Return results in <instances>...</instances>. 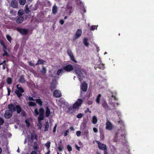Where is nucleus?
I'll return each instance as SVG.
<instances>
[{"label": "nucleus", "mask_w": 154, "mask_h": 154, "mask_svg": "<svg viewBox=\"0 0 154 154\" xmlns=\"http://www.w3.org/2000/svg\"><path fill=\"white\" fill-rule=\"evenodd\" d=\"M19 85H17L16 87L17 89H16L15 91V93L17 95V96L20 98L21 96H22V93L24 92V90L23 88L21 87H19Z\"/></svg>", "instance_id": "1"}, {"label": "nucleus", "mask_w": 154, "mask_h": 154, "mask_svg": "<svg viewBox=\"0 0 154 154\" xmlns=\"http://www.w3.org/2000/svg\"><path fill=\"white\" fill-rule=\"evenodd\" d=\"M83 102V100L80 99H77L76 101L73 104V108H78L81 106Z\"/></svg>", "instance_id": "2"}, {"label": "nucleus", "mask_w": 154, "mask_h": 154, "mask_svg": "<svg viewBox=\"0 0 154 154\" xmlns=\"http://www.w3.org/2000/svg\"><path fill=\"white\" fill-rule=\"evenodd\" d=\"M16 29L21 34L23 35H26L28 32V30L27 29L17 27Z\"/></svg>", "instance_id": "3"}, {"label": "nucleus", "mask_w": 154, "mask_h": 154, "mask_svg": "<svg viewBox=\"0 0 154 154\" xmlns=\"http://www.w3.org/2000/svg\"><path fill=\"white\" fill-rule=\"evenodd\" d=\"M82 32L81 29H77L75 34L74 37L73 38V40L74 41L79 38L81 36Z\"/></svg>", "instance_id": "4"}, {"label": "nucleus", "mask_w": 154, "mask_h": 154, "mask_svg": "<svg viewBox=\"0 0 154 154\" xmlns=\"http://www.w3.org/2000/svg\"><path fill=\"white\" fill-rule=\"evenodd\" d=\"M96 142L98 144L99 148L101 150H103L106 149L107 148V146L106 144L101 143L99 141L96 140Z\"/></svg>", "instance_id": "5"}, {"label": "nucleus", "mask_w": 154, "mask_h": 154, "mask_svg": "<svg viewBox=\"0 0 154 154\" xmlns=\"http://www.w3.org/2000/svg\"><path fill=\"white\" fill-rule=\"evenodd\" d=\"M13 114V112L11 110H6L5 111L4 114V117L6 119H9L12 116Z\"/></svg>", "instance_id": "6"}, {"label": "nucleus", "mask_w": 154, "mask_h": 154, "mask_svg": "<svg viewBox=\"0 0 154 154\" xmlns=\"http://www.w3.org/2000/svg\"><path fill=\"white\" fill-rule=\"evenodd\" d=\"M63 70H65L67 72H70L73 70L74 68L72 66L71 64H68L64 66L63 68Z\"/></svg>", "instance_id": "7"}, {"label": "nucleus", "mask_w": 154, "mask_h": 154, "mask_svg": "<svg viewBox=\"0 0 154 154\" xmlns=\"http://www.w3.org/2000/svg\"><path fill=\"white\" fill-rule=\"evenodd\" d=\"M88 85L85 82H84L82 83L81 86V90L84 92H86L87 90Z\"/></svg>", "instance_id": "8"}, {"label": "nucleus", "mask_w": 154, "mask_h": 154, "mask_svg": "<svg viewBox=\"0 0 154 154\" xmlns=\"http://www.w3.org/2000/svg\"><path fill=\"white\" fill-rule=\"evenodd\" d=\"M53 95L56 98L60 97L61 96V93L60 92L57 90H55L53 92Z\"/></svg>", "instance_id": "9"}, {"label": "nucleus", "mask_w": 154, "mask_h": 154, "mask_svg": "<svg viewBox=\"0 0 154 154\" xmlns=\"http://www.w3.org/2000/svg\"><path fill=\"white\" fill-rule=\"evenodd\" d=\"M106 129L109 130H111L112 128V124L109 121H108L106 123Z\"/></svg>", "instance_id": "10"}, {"label": "nucleus", "mask_w": 154, "mask_h": 154, "mask_svg": "<svg viewBox=\"0 0 154 154\" xmlns=\"http://www.w3.org/2000/svg\"><path fill=\"white\" fill-rule=\"evenodd\" d=\"M8 107L9 110H11L13 112L16 111V106H15L13 104H10L8 105Z\"/></svg>", "instance_id": "11"}, {"label": "nucleus", "mask_w": 154, "mask_h": 154, "mask_svg": "<svg viewBox=\"0 0 154 154\" xmlns=\"http://www.w3.org/2000/svg\"><path fill=\"white\" fill-rule=\"evenodd\" d=\"M11 4L14 8H17L18 7V2L16 0H12Z\"/></svg>", "instance_id": "12"}, {"label": "nucleus", "mask_w": 154, "mask_h": 154, "mask_svg": "<svg viewBox=\"0 0 154 154\" xmlns=\"http://www.w3.org/2000/svg\"><path fill=\"white\" fill-rule=\"evenodd\" d=\"M102 106L106 110H108L110 109L108 105L105 101H103L102 102Z\"/></svg>", "instance_id": "13"}, {"label": "nucleus", "mask_w": 154, "mask_h": 154, "mask_svg": "<svg viewBox=\"0 0 154 154\" xmlns=\"http://www.w3.org/2000/svg\"><path fill=\"white\" fill-rule=\"evenodd\" d=\"M76 74H78L77 77L79 80L80 81H82V77L83 76V74L81 70L78 72Z\"/></svg>", "instance_id": "14"}, {"label": "nucleus", "mask_w": 154, "mask_h": 154, "mask_svg": "<svg viewBox=\"0 0 154 154\" xmlns=\"http://www.w3.org/2000/svg\"><path fill=\"white\" fill-rule=\"evenodd\" d=\"M24 17L23 16L19 17L16 20V22L18 23H22L24 20Z\"/></svg>", "instance_id": "15"}, {"label": "nucleus", "mask_w": 154, "mask_h": 154, "mask_svg": "<svg viewBox=\"0 0 154 154\" xmlns=\"http://www.w3.org/2000/svg\"><path fill=\"white\" fill-rule=\"evenodd\" d=\"M73 106L72 107H69L67 109V112L71 114H73L74 112L73 110Z\"/></svg>", "instance_id": "16"}, {"label": "nucleus", "mask_w": 154, "mask_h": 154, "mask_svg": "<svg viewBox=\"0 0 154 154\" xmlns=\"http://www.w3.org/2000/svg\"><path fill=\"white\" fill-rule=\"evenodd\" d=\"M51 113L50 109L47 106L46 108V110L45 112V116L46 117H48L49 116V115Z\"/></svg>", "instance_id": "17"}, {"label": "nucleus", "mask_w": 154, "mask_h": 154, "mask_svg": "<svg viewBox=\"0 0 154 154\" xmlns=\"http://www.w3.org/2000/svg\"><path fill=\"white\" fill-rule=\"evenodd\" d=\"M18 114L20 113L22 111V109L20 106L17 105L16 106V110Z\"/></svg>", "instance_id": "18"}, {"label": "nucleus", "mask_w": 154, "mask_h": 154, "mask_svg": "<svg viewBox=\"0 0 154 154\" xmlns=\"http://www.w3.org/2000/svg\"><path fill=\"white\" fill-rule=\"evenodd\" d=\"M101 96V94H99L98 95L96 99V103L98 104H99L100 103V98Z\"/></svg>", "instance_id": "19"}, {"label": "nucleus", "mask_w": 154, "mask_h": 154, "mask_svg": "<svg viewBox=\"0 0 154 154\" xmlns=\"http://www.w3.org/2000/svg\"><path fill=\"white\" fill-rule=\"evenodd\" d=\"M64 71L63 68L60 69L58 70L57 74L58 75H62Z\"/></svg>", "instance_id": "20"}, {"label": "nucleus", "mask_w": 154, "mask_h": 154, "mask_svg": "<svg viewBox=\"0 0 154 154\" xmlns=\"http://www.w3.org/2000/svg\"><path fill=\"white\" fill-rule=\"evenodd\" d=\"M57 8L56 6H54L52 8V13L54 14H55L57 12Z\"/></svg>", "instance_id": "21"}, {"label": "nucleus", "mask_w": 154, "mask_h": 154, "mask_svg": "<svg viewBox=\"0 0 154 154\" xmlns=\"http://www.w3.org/2000/svg\"><path fill=\"white\" fill-rule=\"evenodd\" d=\"M56 87V84L53 82H51L50 86V89L52 91Z\"/></svg>", "instance_id": "22"}, {"label": "nucleus", "mask_w": 154, "mask_h": 154, "mask_svg": "<svg viewBox=\"0 0 154 154\" xmlns=\"http://www.w3.org/2000/svg\"><path fill=\"white\" fill-rule=\"evenodd\" d=\"M38 148L39 146L37 142L36 141L34 142L33 146V149L35 150H36Z\"/></svg>", "instance_id": "23"}, {"label": "nucleus", "mask_w": 154, "mask_h": 154, "mask_svg": "<svg viewBox=\"0 0 154 154\" xmlns=\"http://www.w3.org/2000/svg\"><path fill=\"white\" fill-rule=\"evenodd\" d=\"M49 127V124L48 122H46L45 124V131H47L48 130Z\"/></svg>", "instance_id": "24"}, {"label": "nucleus", "mask_w": 154, "mask_h": 154, "mask_svg": "<svg viewBox=\"0 0 154 154\" xmlns=\"http://www.w3.org/2000/svg\"><path fill=\"white\" fill-rule=\"evenodd\" d=\"M88 38H85L83 39V43L84 45L86 47L88 46L89 44L88 42Z\"/></svg>", "instance_id": "25"}, {"label": "nucleus", "mask_w": 154, "mask_h": 154, "mask_svg": "<svg viewBox=\"0 0 154 154\" xmlns=\"http://www.w3.org/2000/svg\"><path fill=\"white\" fill-rule=\"evenodd\" d=\"M19 81L20 82L24 83L25 82V80L24 79V78L23 75H21L19 80Z\"/></svg>", "instance_id": "26"}, {"label": "nucleus", "mask_w": 154, "mask_h": 154, "mask_svg": "<svg viewBox=\"0 0 154 154\" xmlns=\"http://www.w3.org/2000/svg\"><path fill=\"white\" fill-rule=\"evenodd\" d=\"M44 118V114H39V116L38 118V120L39 121H40L43 120Z\"/></svg>", "instance_id": "27"}, {"label": "nucleus", "mask_w": 154, "mask_h": 154, "mask_svg": "<svg viewBox=\"0 0 154 154\" xmlns=\"http://www.w3.org/2000/svg\"><path fill=\"white\" fill-rule=\"evenodd\" d=\"M36 103L40 106H41L42 105V102L40 99H37L35 100Z\"/></svg>", "instance_id": "28"}, {"label": "nucleus", "mask_w": 154, "mask_h": 154, "mask_svg": "<svg viewBox=\"0 0 154 154\" xmlns=\"http://www.w3.org/2000/svg\"><path fill=\"white\" fill-rule=\"evenodd\" d=\"M97 121V118L96 116H94L92 118V123L94 124L96 123Z\"/></svg>", "instance_id": "29"}, {"label": "nucleus", "mask_w": 154, "mask_h": 154, "mask_svg": "<svg viewBox=\"0 0 154 154\" xmlns=\"http://www.w3.org/2000/svg\"><path fill=\"white\" fill-rule=\"evenodd\" d=\"M51 142L50 141H48L45 144V146L46 147L48 150H50L49 149L50 147Z\"/></svg>", "instance_id": "30"}, {"label": "nucleus", "mask_w": 154, "mask_h": 154, "mask_svg": "<svg viewBox=\"0 0 154 154\" xmlns=\"http://www.w3.org/2000/svg\"><path fill=\"white\" fill-rule=\"evenodd\" d=\"M7 50H3L4 52V53L2 54V56L3 57H4L5 56L8 57L9 56V54L8 53Z\"/></svg>", "instance_id": "31"}, {"label": "nucleus", "mask_w": 154, "mask_h": 154, "mask_svg": "<svg viewBox=\"0 0 154 154\" xmlns=\"http://www.w3.org/2000/svg\"><path fill=\"white\" fill-rule=\"evenodd\" d=\"M25 12L26 14H27L29 13L30 11L28 5H26L25 6Z\"/></svg>", "instance_id": "32"}, {"label": "nucleus", "mask_w": 154, "mask_h": 154, "mask_svg": "<svg viewBox=\"0 0 154 154\" xmlns=\"http://www.w3.org/2000/svg\"><path fill=\"white\" fill-rule=\"evenodd\" d=\"M31 138L32 140H34V139L37 140V136L36 134H31Z\"/></svg>", "instance_id": "33"}, {"label": "nucleus", "mask_w": 154, "mask_h": 154, "mask_svg": "<svg viewBox=\"0 0 154 154\" xmlns=\"http://www.w3.org/2000/svg\"><path fill=\"white\" fill-rule=\"evenodd\" d=\"M24 11L23 9H20L18 12V14L19 16L23 14Z\"/></svg>", "instance_id": "34"}, {"label": "nucleus", "mask_w": 154, "mask_h": 154, "mask_svg": "<svg viewBox=\"0 0 154 154\" xmlns=\"http://www.w3.org/2000/svg\"><path fill=\"white\" fill-rule=\"evenodd\" d=\"M69 57H70V60L72 61H73L75 63H77V62L76 60L75 59L73 54L69 56Z\"/></svg>", "instance_id": "35"}, {"label": "nucleus", "mask_w": 154, "mask_h": 154, "mask_svg": "<svg viewBox=\"0 0 154 154\" xmlns=\"http://www.w3.org/2000/svg\"><path fill=\"white\" fill-rule=\"evenodd\" d=\"M26 2V0H19V2L21 5H24Z\"/></svg>", "instance_id": "36"}, {"label": "nucleus", "mask_w": 154, "mask_h": 154, "mask_svg": "<svg viewBox=\"0 0 154 154\" xmlns=\"http://www.w3.org/2000/svg\"><path fill=\"white\" fill-rule=\"evenodd\" d=\"M7 82L8 84L10 85L12 82V79L11 78H8L7 79Z\"/></svg>", "instance_id": "37"}, {"label": "nucleus", "mask_w": 154, "mask_h": 154, "mask_svg": "<svg viewBox=\"0 0 154 154\" xmlns=\"http://www.w3.org/2000/svg\"><path fill=\"white\" fill-rule=\"evenodd\" d=\"M38 61L40 64L43 65L44 63L45 62V61L41 59H38Z\"/></svg>", "instance_id": "38"}, {"label": "nucleus", "mask_w": 154, "mask_h": 154, "mask_svg": "<svg viewBox=\"0 0 154 154\" xmlns=\"http://www.w3.org/2000/svg\"><path fill=\"white\" fill-rule=\"evenodd\" d=\"M39 114H44V109L42 108H40L39 109Z\"/></svg>", "instance_id": "39"}, {"label": "nucleus", "mask_w": 154, "mask_h": 154, "mask_svg": "<svg viewBox=\"0 0 154 154\" xmlns=\"http://www.w3.org/2000/svg\"><path fill=\"white\" fill-rule=\"evenodd\" d=\"M66 147H67V150L69 152H70V151H72V147L71 146H70V145H68Z\"/></svg>", "instance_id": "40"}, {"label": "nucleus", "mask_w": 154, "mask_h": 154, "mask_svg": "<svg viewBox=\"0 0 154 154\" xmlns=\"http://www.w3.org/2000/svg\"><path fill=\"white\" fill-rule=\"evenodd\" d=\"M46 68L45 67H43L41 72L43 74H45L46 73Z\"/></svg>", "instance_id": "41"}, {"label": "nucleus", "mask_w": 154, "mask_h": 154, "mask_svg": "<svg viewBox=\"0 0 154 154\" xmlns=\"http://www.w3.org/2000/svg\"><path fill=\"white\" fill-rule=\"evenodd\" d=\"M67 53L69 56L73 54L71 50L69 49L67 50Z\"/></svg>", "instance_id": "42"}, {"label": "nucleus", "mask_w": 154, "mask_h": 154, "mask_svg": "<svg viewBox=\"0 0 154 154\" xmlns=\"http://www.w3.org/2000/svg\"><path fill=\"white\" fill-rule=\"evenodd\" d=\"M6 37L7 40L10 42H11V41L12 40L11 37L9 35H6Z\"/></svg>", "instance_id": "43"}, {"label": "nucleus", "mask_w": 154, "mask_h": 154, "mask_svg": "<svg viewBox=\"0 0 154 154\" xmlns=\"http://www.w3.org/2000/svg\"><path fill=\"white\" fill-rule=\"evenodd\" d=\"M118 135L117 134H115V135L114 138L113 139V141L115 142H116L118 141Z\"/></svg>", "instance_id": "44"}, {"label": "nucleus", "mask_w": 154, "mask_h": 154, "mask_svg": "<svg viewBox=\"0 0 154 154\" xmlns=\"http://www.w3.org/2000/svg\"><path fill=\"white\" fill-rule=\"evenodd\" d=\"M58 149L61 152L63 150V146L62 145H59L58 147Z\"/></svg>", "instance_id": "45"}, {"label": "nucleus", "mask_w": 154, "mask_h": 154, "mask_svg": "<svg viewBox=\"0 0 154 154\" xmlns=\"http://www.w3.org/2000/svg\"><path fill=\"white\" fill-rule=\"evenodd\" d=\"M97 29V26H96L93 25L91 26L90 30H94L95 29Z\"/></svg>", "instance_id": "46"}, {"label": "nucleus", "mask_w": 154, "mask_h": 154, "mask_svg": "<svg viewBox=\"0 0 154 154\" xmlns=\"http://www.w3.org/2000/svg\"><path fill=\"white\" fill-rule=\"evenodd\" d=\"M104 64L103 63L101 65L99 64L98 66V68L100 69H103L104 67Z\"/></svg>", "instance_id": "47"}, {"label": "nucleus", "mask_w": 154, "mask_h": 154, "mask_svg": "<svg viewBox=\"0 0 154 154\" xmlns=\"http://www.w3.org/2000/svg\"><path fill=\"white\" fill-rule=\"evenodd\" d=\"M36 105V104L34 102H29V105L31 106H35Z\"/></svg>", "instance_id": "48"}, {"label": "nucleus", "mask_w": 154, "mask_h": 154, "mask_svg": "<svg viewBox=\"0 0 154 154\" xmlns=\"http://www.w3.org/2000/svg\"><path fill=\"white\" fill-rule=\"evenodd\" d=\"M4 122L3 119L1 117H0V125H2Z\"/></svg>", "instance_id": "49"}, {"label": "nucleus", "mask_w": 154, "mask_h": 154, "mask_svg": "<svg viewBox=\"0 0 154 154\" xmlns=\"http://www.w3.org/2000/svg\"><path fill=\"white\" fill-rule=\"evenodd\" d=\"M83 116V115L82 113H79L78 114L77 116V117L78 118H82Z\"/></svg>", "instance_id": "50"}, {"label": "nucleus", "mask_w": 154, "mask_h": 154, "mask_svg": "<svg viewBox=\"0 0 154 154\" xmlns=\"http://www.w3.org/2000/svg\"><path fill=\"white\" fill-rule=\"evenodd\" d=\"M69 133V130L68 129L67 130H66L65 132L64 133V136H66L68 135V134Z\"/></svg>", "instance_id": "51"}, {"label": "nucleus", "mask_w": 154, "mask_h": 154, "mask_svg": "<svg viewBox=\"0 0 154 154\" xmlns=\"http://www.w3.org/2000/svg\"><path fill=\"white\" fill-rule=\"evenodd\" d=\"M80 71L81 70L79 67H75V71L76 73Z\"/></svg>", "instance_id": "52"}, {"label": "nucleus", "mask_w": 154, "mask_h": 154, "mask_svg": "<svg viewBox=\"0 0 154 154\" xmlns=\"http://www.w3.org/2000/svg\"><path fill=\"white\" fill-rule=\"evenodd\" d=\"M25 123H26V124L27 126V127H29L30 125V123H29V121H28V120L27 119L26 120Z\"/></svg>", "instance_id": "53"}, {"label": "nucleus", "mask_w": 154, "mask_h": 154, "mask_svg": "<svg viewBox=\"0 0 154 154\" xmlns=\"http://www.w3.org/2000/svg\"><path fill=\"white\" fill-rule=\"evenodd\" d=\"M28 64L31 66L34 67L35 66L34 64L31 61H29Z\"/></svg>", "instance_id": "54"}, {"label": "nucleus", "mask_w": 154, "mask_h": 154, "mask_svg": "<svg viewBox=\"0 0 154 154\" xmlns=\"http://www.w3.org/2000/svg\"><path fill=\"white\" fill-rule=\"evenodd\" d=\"M81 132L80 131H78L76 133V135L77 136L79 137L81 135Z\"/></svg>", "instance_id": "55"}, {"label": "nucleus", "mask_w": 154, "mask_h": 154, "mask_svg": "<svg viewBox=\"0 0 154 154\" xmlns=\"http://www.w3.org/2000/svg\"><path fill=\"white\" fill-rule=\"evenodd\" d=\"M7 89L8 90V96H9L10 95V93H11V90L10 88L8 87L7 88Z\"/></svg>", "instance_id": "56"}, {"label": "nucleus", "mask_w": 154, "mask_h": 154, "mask_svg": "<svg viewBox=\"0 0 154 154\" xmlns=\"http://www.w3.org/2000/svg\"><path fill=\"white\" fill-rule=\"evenodd\" d=\"M120 139L124 140L125 139V136L124 135L121 134L120 136Z\"/></svg>", "instance_id": "57"}, {"label": "nucleus", "mask_w": 154, "mask_h": 154, "mask_svg": "<svg viewBox=\"0 0 154 154\" xmlns=\"http://www.w3.org/2000/svg\"><path fill=\"white\" fill-rule=\"evenodd\" d=\"M87 103L88 105H91L93 103V102L92 100H89L88 101Z\"/></svg>", "instance_id": "58"}, {"label": "nucleus", "mask_w": 154, "mask_h": 154, "mask_svg": "<svg viewBox=\"0 0 154 154\" xmlns=\"http://www.w3.org/2000/svg\"><path fill=\"white\" fill-rule=\"evenodd\" d=\"M34 112H35V113L36 115V116L38 115V114H39L38 112V110L37 109H35Z\"/></svg>", "instance_id": "59"}, {"label": "nucleus", "mask_w": 154, "mask_h": 154, "mask_svg": "<svg viewBox=\"0 0 154 154\" xmlns=\"http://www.w3.org/2000/svg\"><path fill=\"white\" fill-rule=\"evenodd\" d=\"M2 50H9V49L7 48L6 46L5 45L3 47H2Z\"/></svg>", "instance_id": "60"}, {"label": "nucleus", "mask_w": 154, "mask_h": 154, "mask_svg": "<svg viewBox=\"0 0 154 154\" xmlns=\"http://www.w3.org/2000/svg\"><path fill=\"white\" fill-rule=\"evenodd\" d=\"M93 130L94 131L95 133H97L98 132L97 129L95 128H93Z\"/></svg>", "instance_id": "61"}, {"label": "nucleus", "mask_w": 154, "mask_h": 154, "mask_svg": "<svg viewBox=\"0 0 154 154\" xmlns=\"http://www.w3.org/2000/svg\"><path fill=\"white\" fill-rule=\"evenodd\" d=\"M60 23L61 24L63 25L64 23V21L63 20H61L60 21Z\"/></svg>", "instance_id": "62"}, {"label": "nucleus", "mask_w": 154, "mask_h": 154, "mask_svg": "<svg viewBox=\"0 0 154 154\" xmlns=\"http://www.w3.org/2000/svg\"><path fill=\"white\" fill-rule=\"evenodd\" d=\"M28 99L29 100H31V101H34V100L33 98L31 97H29Z\"/></svg>", "instance_id": "63"}, {"label": "nucleus", "mask_w": 154, "mask_h": 154, "mask_svg": "<svg viewBox=\"0 0 154 154\" xmlns=\"http://www.w3.org/2000/svg\"><path fill=\"white\" fill-rule=\"evenodd\" d=\"M30 154H37L35 151L33 150L31 152Z\"/></svg>", "instance_id": "64"}]
</instances>
